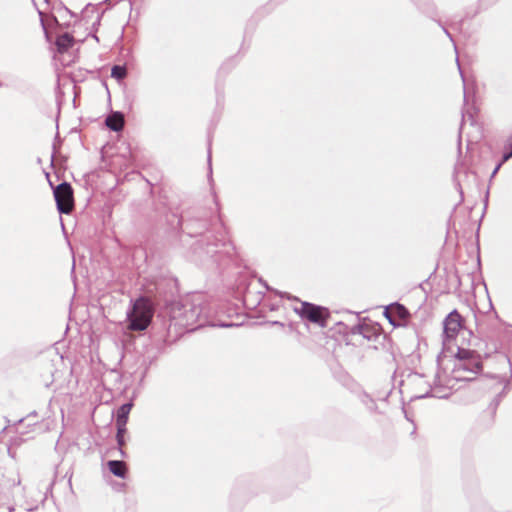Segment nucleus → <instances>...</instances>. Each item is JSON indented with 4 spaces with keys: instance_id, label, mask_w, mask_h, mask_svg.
<instances>
[{
    "instance_id": "f257e3e1",
    "label": "nucleus",
    "mask_w": 512,
    "mask_h": 512,
    "mask_svg": "<svg viewBox=\"0 0 512 512\" xmlns=\"http://www.w3.org/2000/svg\"><path fill=\"white\" fill-rule=\"evenodd\" d=\"M452 370L449 375H437L439 385L447 386L450 389L460 381H471L482 370L480 356L474 351L458 349L455 358L451 360Z\"/></svg>"
},
{
    "instance_id": "f03ea898",
    "label": "nucleus",
    "mask_w": 512,
    "mask_h": 512,
    "mask_svg": "<svg viewBox=\"0 0 512 512\" xmlns=\"http://www.w3.org/2000/svg\"><path fill=\"white\" fill-rule=\"evenodd\" d=\"M208 313L204 297L196 294L190 299H186L183 303L173 304L170 310V317L176 325L194 330L205 324Z\"/></svg>"
},
{
    "instance_id": "7ed1b4c3",
    "label": "nucleus",
    "mask_w": 512,
    "mask_h": 512,
    "mask_svg": "<svg viewBox=\"0 0 512 512\" xmlns=\"http://www.w3.org/2000/svg\"><path fill=\"white\" fill-rule=\"evenodd\" d=\"M153 307L149 299L140 297L133 302L132 309L127 312L129 328L133 331L145 330L152 319Z\"/></svg>"
},
{
    "instance_id": "20e7f679",
    "label": "nucleus",
    "mask_w": 512,
    "mask_h": 512,
    "mask_svg": "<svg viewBox=\"0 0 512 512\" xmlns=\"http://www.w3.org/2000/svg\"><path fill=\"white\" fill-rule=\"evenodd\" d=\"M294 311L302 318L321 327H326L329 312L326 308L308 302H301Z\"/></svg>"
},
{
    "instance_id": "39448f33",
    "label": "nucleus",
    "mask_w": 512,
    "mask_h": 512,
    "mask_svg": "<svg viewBox=\"0 0 512 512\" xmlns=\"http://www.w3.org/2000/svg\"><path fill=\"white\" fill-rule=\"evenodd\" d=\"M54 198L60 213L69 214L73 209V190L69 183L63 182L54 189Z\"/></svg>"
},
{
    "instance_id": "423d86ee",
    "label": "nucleus",
    "mask_w": 512,
    "mask_h": 512,
    "mask_svg": "<svg viewBox=\"0 0 512 512\" xmlns=\"http://www.w3.org/2000/svg\"><path fill=\"white\" fill-rule=\"evenodd\" d=\"M461 328L462 318L460 314L456 310L450 312L443 322L444 343L454 340Z\"/></svg>"
},
{
    "instance_id": "0eeeda50",
    "label": "nucleus",
    "mask_w": 512,
    "mask_h": 512,
    "mask_svg": "<svg viewBox=\"0 0 512 512\" xmlns=\"http://www.w3.org/2000/svg\"><path fill=\"white\" fill-rule=\"evenodd\" d=\"M105 122L111 130L118 132L124 126V117L121 113L114 112L106 118Z\"/></svg>"
},
{
    "instance_id": "6e6552de",
    "label": "nucleus",
    "mask_w": 512,
    "mask_h": 512,
    "mask_svg": "<svg viewBox=\"0 0 512 512\" xmlns=\"http://www.w3.org/2000/svg\"><path fill=\"white\" fill-rule=\"evenodd\" d=\"M107 465L113 475L120 478H125L127 471L125 462L119 460H110Z\"/></svg>"
},
{
    "instance_id": "1a4fd4ad",
    "label": "nucleus",
    "mask_w": 512,
    "mask_h": 512,
    "mask_svg": "<svg viewBox=\"0 0 512 512\" xmlns=\"http://www.w3.org/2000/svg\"><path fill=\"white\" fill-rule=\"evenodd\" d=\"M74 38L68 33H64L58 36L56 40V46L60 53L66 52L69 48L73 46Z\"/></svg>"
},
{
    "instance_id": "9d476101",
    "label": "nucleus",
    "mask_w": 512,
    "mask_h": 512,
    "mask_svg": "<svg viewBox=\"0 0 512 512\" xmlns=\"http://www.w3.org/2000/svg\"><path fill=\"white\" fill-rule=\"evenodd\" d=\"M131 408L132 404L130 403H125L118 408L116 426H126Z\"/></svg>"
},
{
    "instance_id": "9b49d317",
    "label": "nucleus",
    "mask_w": 512,
    "mask_h": 512,
    "mask_svg": "<svg viewBox=\"0 0 512 512\" xmlns=\"http://www.w3.org/2000/svg\"><path fill=\"white\" fill-rule=\"evenodd\" d=\"M111 76L117 80H121L126 76V69L123 66L115 65L111 69Z\"/></svg>"
},
{
    "instance_id": "f8f14e48",
    "label": "nucleus",
    "mask_w": 512,
    "mask_h": 512,
    "mask_svg": "<svg viewBox=\"0 0 512 512\" xmlns=\"http://www.w3.org/2000/svg\"><path fill=\"white\" fill-rule=\"evenodd\" d=\"M512 157V139H507L504 145V153L502 156V163H505Z\"/></svg>"
},
{
    "instance_id": "ddd939ff",
    "label": "nucleus",
    "mask_w": 512,
    "mask_h": 512,
    "mask_svg": "<svg viewBox=\"0 0 512 512\" xmlns=\"http://www.w3.org/2000/svg\"><path fill=\"white\" fill-rule=\"evenodd\" d=\"M116 439H117V443L120 447L119 451H120V454L122 457H125V452L123 451L122 449V446L124 445L125 441H124V436H116Z\"/></svg>"
},
{
    "instance_id": "4468645a",
    "label": "nucleus",
    "mask_w": 512,
    "mask_h": 512,
    "mask_svg": "<svg viewBox=\"0 0 512 512\" xmlns=\"http://www.w3.org/2000/svg\"><path fill=\"white\" fill-rule=\"evenodd\" d=\"M428 395L436 396L435 392L433 391V389L430 386H429V388L427 390H425L424 393L419 394L417 397L423 398V397H426Z\"/></svg>"
},
{
    "instance_id": "2eb2a0df",
    "label": "nucleus",
    "mask_w": 512,
    "mask_h": 512,
    "mask_svg": "<svg viewBox=\"0 0 512 512\" xmlns=\"http://www.w3.org/2000/svg\"><path fill=\"white\" fill-rule=\"evenodd\" d=\"M412 381L415 383V384H421L423 381V377L418 375V374H415L413 377H412Z\"/></svg>"
},
{
    "instance_id": "dca6fc26",
    "label": "nucleus",
    "mask_w": 512,
    "mask_h": 512,
    "mask_svg": "<svg viewBox=\"0 0 512 512\" xmlns=\"http://www.w3.org/2000/svg\"><path fill=\"white\" fill-rule=\"evenodd\" d=\"M117 427V435L116 436H124L126 432V426H116Z\"/></svg>"
},
{
    "instance_id": "f3484780",
    "label": "nucleus",
    "mask_w": 512,
    "mask_h": 512,
    "mask_svg": "<svg viewBox=\"0 0 512 512\" xmlns=\"http://www.w3.org/2000/svg\"><path fill=\"white\" fill-rule=\"evenodd\" d=\"M502 161L495 167L493 173H492V176H495V174L498 172V170L500 169L501 165H502Z\"/></svg>"
},
{
    "instance_id": "a211bd4d",
    "label": "nucleus",
    "mask_w": 512,
    "mask_h": 512,
    "mask_svg": "<svg viewBox=\"0 0 512 512\" xmlns=\"http://www.w3.org/2000/svg\"><path fill=\"white\" fill-rule=\"evenodd\" d=\"M14 511H15L14 506H9V507H8V512H14Z\"/></svg>"
},
{
    "instance_id": "6ab92c4d",
    "label": "nucleus",
    "mask_w": 512,
    "mask_h": 512,
    "mask_svg": "<svg viewBox=\"0 0 512 512\" xmlns=\"http://www.w3.org/2000/svg\"><path fill=\"white\" fill-rule=\"evenodd\" d=\"M457 63H458V67H459L460 73H462V72H461V69H460L459 62L457 61ZM461 78L464 80V75H463V74H461Z\"/></svg>"
},
{
    "instance_id": "aec40b11",
    "label": "nucleus",
    "mask_w": 512,
    "mask_h": 512,
    "mask_svg": "<svg viewBox=\"0 0 512 512\" xmlns=\"http://www.w3.org/2000/svg\"><path fill=\"white\" fill-rule=\"evenodd\" d=\"M208 162H209V165H211V154L210 153L208 154Z\"/></svg>"
},
{
    "instance_id": "412c9836",
    "label": "nucleus",
    "mask_w": 512,
    "mask_h": 512,
    "mask_svg": "<svg viewBox=\"0 0 512 512\" xmlns=\"http://www.w3.org/2000/svg\"><path fill=\"white\" fill-rule=\"evenodd\" d=\"M220 326L222 327H228V326H231L230 324H221Z\"/></svg>"
}]
</instances>
